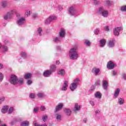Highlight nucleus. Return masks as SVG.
I'll use <instances>...</instances> for the list:
<instances>
[{
	"label": "nucleus",
	"mask_w": 126,
	"mask_h": 126,
	"mask_svg": "<svg viewBox=\"0 0 126 126\" xmlns=\"http://www.w3.org/2000/svg\"><path fill=\"white\" fill-rule=\"evenodd\" d=\"M100 33V29H96L94 31V33L95 35H98Z\"/></svg>",
	"instance_id": "58836bf2"
},
{
	"label": "nucleus",
	"mask_w": 126,
	"mask_h": 126,
	"mask_svg": "<svg viewBox=\"0 0 126 126\" xmlns=\"http://www.w3.org/2000/svg\"><path fill=\"white\" fill-rule=\"evenodd\" d=\"M97 12L99 14H100V15L103 16V17L105 18L109 16V11L104 9L103 7H100L97 10Z\"/></svg>",
	"instance_id": "f03ea898"
},
{
	"label": "nucleus",
	"mask_w": 126,
	"mask_h": 126,
	"mask_svg": "<svg viewBox=\"0 0 126 126\" xmlns=\"http://www.w3.org/2000/svg\"><path fill=\"white\" fill-rule=\"evenodd\" d=\"M13 107L10 108L8 111L9 114H11L13 112Z\"/></svg>",
	"instance_id": "8fccbe9b"
},
{
	"label": "nucleus",
	"mask_w": 126,
	"mask_h": 126,
	"mask_svg": "<svg viewBox=\"0 0 126 126\" xmlns=\"http://www.w3.org/2000/svg\"><path fill=\"white\" fill-rule=\"evenodd\" d=\"M57 49L59 50H61V47L60 46H57Z\"/></svg>",
	"instance_id": "774afa93"
},
{
	"label": "nucleus",
	"mask_w": 126,
	"mask_h": 126,
	"mask_svg": "<svg viewBox=\"0 0 126 126\" xmlns=\"http://www.w3.org/2000/svg\"><path fill=\"white\" fill-rule=\"evenodd\" d=\"M59 10H63V6L60 5L59 6Z\"/></svg>",
	"instance_id": "0e129e2a"
},
{
	"label": "nucleus",
	"mask_w": 126,
	"mask_h": 126,
	"mask_svg": "<svg viewBox=\"0 0 126 126\" xmlns=\"http://www.w3.org/2000/svg\"><path fill=\"white\" fill-rule=\"evenodd\" d=\"M7 51H8V48H7V46L4 45L3 46L2 52H3V53H5V52H7Z\"/></svg>",
	"instance_id": "473e14b6"
},
{
	"label": "nucleus",
	"mask_w": 126,
	"mask_h": 126,
	"mask_svg": "<svg viewBox=\"0 0 126 126\" xmlns=\"http://www.w3.org/2000/svg\"><path fill=\"white\" fill-rule=\"evenodd\" d=\"M9 82L11 84H13L15 85V84H17V82H18V79L17 77L15 76V75H12L10 77Z\"/></svg>",
	"instance_id": "7ed1b4c3"
},
{
	"label": "nucleus",
	"mask_w": 126,
	"mask_h": 126,
	"mask_svg": "<svg viewBox=\"0 0 126 126\" xmlns=\"http://www.w3.org/2000/svg\"><path fill=\"white\" fill-rule=\"evenodd\" d=\"M32 17L33 18H37V17H38V14L34 13L32 15Z\"/></svg>",
	"instance_id": "bf43d9fd"
},
{
	"label": "nucleus",
	"mask_w": 126,
	"mask_h": 126,
	"mask_svg": "<svg viewBox=\"0 0 126 126\" xmlns=\"http://www.w3.org/2000/svg\"><path fill=\"white\" fill-rule=\"evenodd\" d=\"M24 80L22 78H21L19 80V83L20 85H21L23 83Z\"/></svg>",
	"instance_id": "09e8293b"
},
{
	"label": "nucleus",
	"mask_w": 126,
	"mask_h": 126,
	"mask_svg": "<svg viewBox=\"0 0 126 126\" xmlns=\"http://www.w3.org/2000/svg\"><path fill=\"white\" fill-rule=\"evenodd\" d=\"M38 110H39V108L38 107H35L33 109V112L34 113H37V112H38Z\"/></svg>",
	"instance_id": "603ef678"
},
{
	"label": "nucleus",
	"mask_w": 126,
	"mask_h": 126,
	"mask_svg": "<svg viewBox=\"0 0 126 126\" xmlns=\"http://www.w3.org/2000/svg\"><path fill=\"white\" fill-rule=\"evenodd\" d=\"M51 22H52L51 21L50 19H49V18H47L45 20V24H50V23H51Z\"/></svg>",
	"instance_id": "4c0bfd02"
},
{
	"label": "nucleus",
	"mask_w": 126,
	"mask_h": 126,
	"mask_svg": "<svg viewBox=\"0 0 126 126\" xmlns=\"http://www.w3.org/2000/svg\"><path fill=\"white\" fill-rule=\"evenodd\" d=\"M90 104H91L92 106H95V102L93 100L90 101Z\"/></svg>",
	"instance_id": "864d4df0"
},
{
	"label": "nucleus",
	"mask_w": 126,
	"mask_h": 126,
	"mask_svg": "<svg viewBox=\"0 0 126 126\" xmlns=\"http://www.w3.org/2000/svg\"><path fill=\"white\" fill-rule=\"evenodd\" d=\"M32 76L31 73H27L24 75V78L25 79H30Z\"/></svg>",
	"instance_id": "c756f323"
},
{
	"label": "nucleus",
	"mask_w": 126,
	"mask_h": 126,
	"mask_svg": "<svg viewBox=\"0 0 126 126\" xmlns=\"http://www.w3.org/2000/svg\"><path fill=\"white\" fill-rule=\"evenodd\" d=\"M105 45H106V39L103 38L100 39L99 41V46L101 48H104Z\"/></svg>",
	"instance_id": "ddd939ff"
},
{
	"label": "nucleus",
	"mask_w": 126,
	"mask_h": 126,
	"mask_svg": "<svg viewBox=\"0 0 126 126\" xmlns=\"http://www.w3.org/2000/svg\"><path fill=\"white\" fill-rule=\"evenodd\" d=\"M27 83L28 85H31V84H32V81H31V80H29L27 81Z\"/></svg>",
	"instance_id": "6e6d98bb"
},
{
	"label": "nucleus",
	"mask_w": 126,
	"mask_h": 126,
	"mask_svg": "<svg viewBox=\"0 0 126 126\" xmlns=\"http://www.w3.org/2000/svg\"><path fill=\"white\" fill-rule=\"evenodd\" d=\"M121 11H126V6H123L121 8Z\"/></svg>",
	"instance_id": "37998d69"
},
{
	"label": "nucleus",
	"mask_w": 126,
	"mask_h": 126,
	"mask_svg": "<svg viewBox=\"0 0 126 126\" xmlns=\"http://www.w3.org/2000/svg\"><path fill=\"white\" fill-rule=\"evenodd\" d=\"M94 1V5H95V6L99 5V4H100V3H101L100 2V1H98L97 0H95Z\"/></svg>",
	"instance_id": "ea45409f"
},
{
	"label": "nucleus",
	"mask_w": 126,
	"mask_h": 126,
	"mask_svg": "<svg viewBox=\"0 0 126 126\" xmlns=\"http://www.w3.org/2000/svg\"><path fill=\"white\" fill-rule=\"evenodd\" d=\"M29 97L31 98V99H34V98H35V94H31Z\"/></svg>",
	"instance_id": "a18cd8bd"
},
{
	"label": "nucleus",
	"mask_w": 126,
	"mask_h": 126,
	"mask_svg": "<svg viewBox=\"0 0 126 126\" xmlns=\"http://www.w3.org/2000/svg\"><path fill=\"white\" fill-rule=\"evenodd\" d=\"M92 72L94 74V75L97 76L98 75L99 72H100V68L94 67L92 70Z\"/></svg>",
	"instance_id": "f8f14e48"
},
{
	"label": "nucleus",
	"mask_w": 126,
	"mask_h": 126,
	"mask_svg": "<svg viewBox=\"0 0 126 126\" xmlns=\"http://www.w3.org/2000/svg\"><path fill=\"white\" fill-rule=\"evenodd\" d=\"M113 1L111 0H105L104 2V5L106 6H112V5L113 4Z\"/></svg>",
	"instance_id": "2eb2a0df"
},
{
	"label": "nucleus",
	"mask_w": 126,
	"mask_h": 126,
	"mask_svg": "<svg viewBox=\"0 0 126 126\" xmlns=\"http://www.w3.org/2000/svg\"><path fill=\"white\" fill-rule=\"evenodd\" d=\"M21 56L22 58H23L24 59H25V58L27 57V54H26V53L24 52H22L21 53Z\"/></svg>",
	"instance_id": "c9c22d12"
},
{
	"label": "nucleus",
	"mask_w": 126,
	"mask_h": 126,
	"mask_svg": "<svg viewBox=\"0 0 126 126\" xmlns=\"http://www.w3.org/2000/svg\"><path fill=\"white\" fill-rule=\"evenodd\" d=\"M100 110H96L95 111V114H99V113H100Z\"/></svg>",
	"instance_id": "69168bd1"
},
{
	"label": "nucleus",
	"mask_w": 126,
	"mask_h": 126,
	"mask_svg": "<svg viewBox=\"0 0 126 126\" xmlns=\"http://www.w3.org/2000/svg\"><path fill=\"white\" fill-rule=\"evenodd\" d=\"M3 67V65L2 64L0 63V69H1Z\"/></svg>",
	"instance_id": "338daca9"
},
{
	"label": "nucleus",
	"mask_w": 126,
	"mask_h": 126,
	"mask_svg": "<svg viewBox=\"0 0 126 126\" xmlns=\"http://www.w3.org/2000/svg\"><path fill=\"white\" fill-rule=\"evenodd\" d=\"M57 68V66L55 64L51 65L50 66V71H51V72H55L56 71V69Z\"/></svg>",
	"instance_id": "b1692460"
},
{
	"label": "nucleus",
	"mask_w": 126,
	"mask_h": 126,
	"mask_svg": "<svg viewBox=\"0 0 126 126\" xmlns=\"http://www.w3.org/2000/svg\"><path fill=\"white\" fill-rule=\"evenodd\" d=\"M120 92H121V90L120 88L116 89L113 94L114 99H117V98L119 97V95H120Z\"/></svg>",
	"instance_id": "0eeeda50"
},
{
	"label": "nucleus",
	"mask_w": 126,
	"mask_h": 126,
	"mask_svg": "<svg viewBox=\"0 0 126 126\" xmlns=\"http://www.w3.org/2000/svg\"><path fill=\"white\" fill-rule=\"evenodd\" d=\"M2 79H3V75L2 74V73H0V80H1V81H2Z\"/></svg>",
	"instance_id": "5fc2aeb1"
},
{
	"label": "nucleus",
	"mask_w": 126,
	"mask_h": 126,
	"mask_svg": "<svg viewBox=\"0 0 126 126\" xmlns=\"http://www.w3.org/2000/svg\"><path fill=\"white\" fill-rule=\"evenodd\" d=\"M48 120V116L47 115H45L42 117V120L43 122H46Z\"/></svg>",
	"instance_id": "49530a36"
},
{
	"label": "nucleus",
	"mask_w": 126,
	"mask_h": 126,
	"mask_svg": "<svg viewBox=\"0 0 126 126\" xmlns=\"http://www.w3.org/2000/svg\"><path fill=\"white\" fill-rule=\"evenodd\" d=\"M42 31H43V29H42V28H39L37 30V32H38L39 36H42V33H41Z\"/></svg>",
	"instance_id": "f704fd0d"
},
{
	"label": "nucleus",
	"mask_w": 126,
	"mask_h": 126,
	"mask_svg": "<svg viewBox=\"0 0 126 126\" xmlns=\"http://www.w3.org/2000/svg\"><path fill=\"white\" fill-rule=\"evenodd\" d=\"M85 45H86V46H87V47H90L91 45V42H90L89 40H87L85 41Z\"/></svg>",
	"instance_id": "e433bc0d"
},
{
	"label": "nucleus",
	"mask_w": 126,
	"mask_h": 126,
	"mask_svg": "<svg viewBox=\"0 0 126 126\" xmlns=\"http://www.w3.org/2000/svg\"><path fill=\"white\" fill-rule=\"evenodd\" d=\"M33 126H47V125H40L38 124L36 122H33Z\"/></svg>",
	"instance_id": "a19ab883"
},
{
	"label": "nucleus",
	"mask_w": 126,
	"mask_h": 126,
	"mask_svg": "<svg viewBox=\"0 0 126 126\" xmlns=\"http://www.w3.org/2000/svg\"><path fill=\"white\" fill-rule=\"evenodd\" d=\"M63 107V103H59V105L56 106V107L55 110V112L57 113V112H58V111L61 110Z\"/></svg>",
	"instance_id": "a211bd4d"
},
{
	"label": "nucleus",
	"mask_w": 126,
	"mask_h": 126,
	"mask_svg": "<svg viewBox=\"0 0 126 126\" xmlns=\"http://www.w3.org/2000/svg\"><path fill=\"white\" fill-rule=\"evenodd\" d=\"M104 29H105V31H107V32H108V31H109V30H110V29L109 28V26L105 27Z\"/></svg>",
	"instance_id": "13d9d810"
},
{
	"label": "nucleus",
	"mask_w": 126,
	"mask_h": 126,
	"mask_svg": "<svg viewBox=\"0 0 126 126\" xmlns=\"http://www.w3.org/2000/svg\"><path fill=\"white\" fill-rule=\"evenodd\" d=\"M100 80H97L95 82V85H96V86H98L99 85H100Z\"/></svg>",
	"instance_id": "de8ad7c7"
},
{
	"label": "nucleus",
	"mask_w": 126,
	"mask_h": 126,
	"mask_svg": "<svg viewBox=\"0 0 126 126\" xmlns=\"http://www.w3.org/2000/svg\"><path fill=\"white\" fill-rule=\"evenodd\" d=\"M1 6L3 8H5L7 6V1H2L1 3Z\"/></svg>",
	"instance_id": "a878e982"
},
{
	"label": "nucleus",
	"mask_w": 126,
	"mask_h": 126,
	"mask_svg": "<svg viewBox=\"0 0 126 126\" xmlns=\"http://www.w3.org/2000/svg\"><path fill=\"white\" fill-rule=\"evenodd\" d=\"M123 30L122 27H117L115 28L113 30V33L115 36H119L120 35V32Z\"/></svg>",
	"instance_id": "423d86ee"
},
{
	"label": "nucleus",
	"mask_w": 126,
	"mask_h": 126,
	"mask_svg": "<svg viewBox=\"0 0 126 126\" xmlns=\"http://www.w3.org/2000/svg\"><path fill=\"white\" fill-rule=\"evenodd\" d=\"M69 57L71 60H73L78 59L79 55L78 54V47H77V46L70 49L69 51Z\"/></svg>",
	"instance_id": "f257e3e1"
},
{
	"label": "nucleus",
	"mask_w": 126,
	"mask_h": 126,
	"mask_svg": "<svg viewBox=\"0 0 126 126\" xmlns=\"http://www.w3.org/2000/svg\"><path fill=\"white\" fill-rule=\"evenodd\" d=\"M107 67L108 69H114L115 64H114V63L112 61H109L107 64Z\"/></svg>",
	"instance_id": "1a4fd4ad"
},
{
	"label": "nucleus",
	"mask_w": 126,
	"mask_h": 126,
	"mask_svg": "<svg viewBox=\"0 0 126 126\" xmlns=\"http://www.w3.org/2000/svg\"><path fill=\"white\" fill-rule=\"evenodd\" d=\"M124 102H125V100L124 98H122L121 97L118 98V103L119 105H123L124 104Z\"/></svg>",
	"instance_id": "c85d7f7f"
},
{
	"label": "nucleus",
	"mask_w": 126,
	"mask_h": 126,
	"mask_svg": "<svg viewBox=\"0 0 126 126\" xmlns=\"http://www.w3.org/2000/svg\"><path fill=\"white\" fill-rule=\"evenodd\" d=\"M63 111L67 116H69L71 114V110L69 108H65Z\"/></svg>",
	"instance_id": "5701e85b"
},
{
	"label": "nucleus",
	"mask_w": 126,
	"mask_h": 126,
	"mask_svg": "<svg viewBox=\"0 0 126 126\" xmlns=\"http://www.w3.org/2000/svg\"><path fill=\"white\" fill-rule=\"evenodd\" d=\"M122 78L123 79H124V80H126V74H122Z\"/></svg>",
	"instance_id": "4d7b16f0"
},
{
	"label": "nucleus",
	"mask_w": 126,
	"mask_h": 126,
	"mask_svg": "<svg viewBox=\"0 0 126 126\" xmlns=\"http://www.w3.org/2000/svg\"><path fill=\"white\" fill-rule=\"evenodd\" d=\"M77 88V85L72 83L70 85V89L71 91H74Z\"/></svg>",
	"instance_id": "aec40b11"
},
{
	"label": "nucleus",
	"mask_w": 126,
	"mask_h": 126,
	"mask_svg": "<svg viewBox=\"0 0 126 126\" xmlns=\"http://www.w3.org/2000/svg\"><path fill=\"white\" fill-rule=\"evenodd\" d=\"M40 110L41 111H44L46 110V107L44 106H41L40 107Z\"/></svg>",
	"instance_id": "3c124183"
},
{
	"label": "nucleus",
	"mask_w": 126,
	"mask_h": 126,
	"mask_svg": "<svg viewBox=\"0 0 126 126\" xmlns=\"http://www.w3.org/2000/svg\"><path fill=\"white\" fill-rule=\"evenodd\" d=\"M94 89H95V87L94 86H92L91 87V91H93V90H94Z\"/></svg>",
	"instance_id": "e2e57ef3"
},
{
	"label": "nucleus",
	"mask_w": 126,
	"mask_h": 126,
	"mask_svg": "<svg viewBox=\"0 0 126 126\" xmlns=\"http://www.w3.org/2000/svg\"><path fill=\"white\" fill-rule=\"evenodd\" d=\"M55 117L57 122H61L62 121V114L60 113H56L55 115Z\"/></svg>",
	"instance_id": "f3484780"
},
{
	"label": "nucleus",
	"mask_w": 126,
	"mask_h": 126,
	"mask_svg": "<svg viewBox=\"0 0 126 126\" xmlns=\"http://www.w3.org/2000/svg\"><path fill=\"white\" fill-rule=\"evenodd\" d=\"M8 111V107L7 106H4L2 107V109L1 110V113L2 114H5V113H7V111Z\"/></svg>",
	"instance_id": "4be33fe9"
},
{
	"label": "nucleus",
	"mask_w": 126,
	"mask_h": 126,
	"mask_svg": "<svg viewBox=\"0 0 126 126\" xmlns=\"http://www.w3.org/2000/svg\"><path fill=\"white\" fill-rule=\"evenodd\" d=\"M108 82L105 80L102 81V87L104 90H107L108 89Z\"/></svg>",
	"instance_id": "dca6fc26"
},
{
	"label": "nucleus",
	"mask_w": 126,
	"mask_h": 126,
	"mask_svg": "<svg viewBox=\"0 0 126 126\" xmlns=\"http://www.w3.org/2000/svg\"><path fill=\"white\" fill-rule=\"evenodd\" d=\"M37 96L38 98H42L44 97V94L42 93L37 94Z\"/></svg>",
	"instance_id": "79ce46f5"
},
{
	"label": "nucleus",
	"mask_w": 126,
	"mask_h": 126,
	"mask_svg": "<svg viewBox=\"0 0 126 126\" xmlns=\"http://www.w3.org/2000/svg\"><path fill=\"white\" fill-rule=\"evenodd\" d=\"M94 96L95 98H98V99H101L102 97V95L101 94V93L99 92H97L95 94Z\"/></svg>",
	"instance_id": "393cba45"
},
{
	"label": "nucleus",
	"mask_w": 126,
	"mask_h": 126,
	"mask_svg": "<svg viewBox=\"0 0 126 126\" xmlns=\"http://www.w3.org/2000/svg\"><path fill=\"white\" fill-rule=\"evenodd\" d=\"M26 15H27V16H29V15H30V11H28L25 13Z\"/></svg>",
	"instance_id": "680f3d73"
},
{
	"label": "nucleus",
	"mask_w": 126,
	"mask_h": 126,
	"mask_svg": "<svg viewBox=\"0 0 126 126\" xmlns=\"http://www.w3.org/2000/svg\"><path fill=\"white\" fill-rule=\"evenodd\" d=\"M67 87H68V81H65L61 90L62 91H66L67 90Z\"/></svg>",
	"instance_id": "6e6552de"
},
{
	"label": "nucleus",
	"mask_w": 126,
	"mask_h": 126,
	"mask_svg": "<svg viewBox=\"0 0 126 126\" xmlns=\"http://www.w3.org/2000/svg\"><path fill=\"white\" fill-rule=\"evenodd\" d=\"M62 41V38L61 37H56L54 39V42L55 43H58V42H61Z\"/></svg>",
	"instance_id": "2f4dec72"
},
{
	"label": "nucleus",
	"mask_w": 126,
	"mask_h": 126,
	"mask_svg": "<svg viewBox=\"0 0 126 126\" xmlns=\"http://www.w3.org/2000/svg\"><path fill=\"white\" fill-rule=\"evenodd\" d=\"M79 82V80L78 78H76L75 80H74V81L73 82V84H75L77 86H78V83Z\"/></svg>",
	"instance_id": "72a5a7b5"
},
{
	"label": "nucleus",
	"mask_w": 126,
	"mask_h": 126,
	"mask_svg": "<svg viewBox=\"0 0 126 126\" xmlns=\"http://www.w3.org/2000/svg\"><path fill=\"white\" fill-rule=\"evenodd\" d=\"M4 97H2V98H0V104H1L2 102H3V101H4Z\"/></svg>",
	"instance_id": "052dcab7"
},
{
	"label": "nucleus",
	"mask_w": 126,
	"mask_h": 126,
	"mask_svg": "<svg viewBox=\"0 0 126 126\" xmlns=\"http://www.w3.org/2000/svg\"><path fill=\"white\" fill-rule=\"evenodd\" d=\"M68 13L72 16H74L77 14V10H76V8L74 6H72L68 9Z\"/></svg>",
	"instance_id": "20e7f679"
},
{
	"label": "nucleus",
	"mask_w": 126,
	"mask_h": 126,
	"mask_svg": "<svg viewBox=\"0 0 126 126\" xmlns=\"http://www.w3.org/2000/svg\"><path fill=\"white\" fill-rule=\"evenodd\" d=\"M118 72L116 70H113L112 71V75L113 76H116V75H117Z\"/></svg>",
	"instance_id": "c03bdc74"
},
{
	"label": "nucleus",
	"mask_w": 126,
	"mask_h": 126,
	"mask_svg": "<svg viewBox=\"0 0 126 126\" xmlns=\"http://www.w3.org/2000/svg\"><path fill=\"white\" fill-rule=\"evenodd\" d=\"M59 35L61 38H63V37L65 36V31H64V29H61L60 30V32L59 33Z\"/></svg>",
	"instance_id": "4468645a"
},
{
	"label": "nucleus",
	"mask_w": 126,
	"mask_h": 126,
	"mask_svg": "<svg viewBox=\"0 0 126 126\" xmlns=\"http://www.w3.org/2000/svg\"><path fill=\"white\" fill-rule=\"evenodd\" d=\"M49 18L50 19L51 22H53V21H56V20H57V19H58L57 16L53 15L49 16Z\"/></svg>",
	"instance_id": "cd10ccee"
},
{
	"label": "nucleus",
	"mask_w": 126,
	"mask_h": 126,
	"mask_svg": "<svg viewBox=\"0 0 126 126\" xmlns=\"http://www.w3.org/2000/svg\"><path fill=\"white\" fill-rule=\"evenodd\" d=\"M25 18L22 17L20 18L19 20H18L17 22V24L18 25L20 26V25H23L24 23H25Z\"/></svg>",
	"instance_id": "9d476101"
},
{
	"label": "nucleus",
	"mask_w": 126,
	"mask_h": 126,
	"mask_svg": "<svg viewBox=\"0 0 126 126\" xmlns=\"http://www.w3.org/2000/svg\"><path fill=\"white\" fill-rule=\"evenodd\" d=\"M51 74H52V71L47 70L44 72L43 76H44V77H49V76L51 75Z\"/></svg>",
	"instance_id": "6ab92c4d"
},
{
	"label": "nucleus",
	"mask_w": 126,
	"mask_h": 126,
	"mask_svg": "<svg viewBox=\"0 0 126 126\" xmlns=\"http://www.w3.org/2000/svg\"><path fill=\"white\" fill-rule=\"evenodd\" d=\"M74 109L76 111L80 110V106L78 105V103L75 104Z\"/></svg>",
	"instance_id": "7c9ffc66"
},
{
	"label": "nucleus",
	"mask_w": 126,
	"mask_h": 126,
	"mask_svg": "<svg viewBox=\"0 0 126 126\" xmlns=\"http://www.w3.org/2000/svg\"><path fill=\"white\" fill-rule=\"evenodd\" d=\"M115 40L114 39L109 40L108 43L109 48H114L115 47Z\"/></svg>",
	"instance_id": "9b49d317"
},
{
	"label": "nucleus",
	"mask_w": 126,
	"mask_h": 126,
	"mask_svg": "<svg viewBox=\"0 0 126 126\" xmlns=\"http://www.w3.org/2000/svg\"><path fill=\"white\" fill-rule=\"evenodd\" d=\"M15 12L14 10H11L7 13L6 15H5L3 17V19L4 20H7V19H9L12 16V14Z\"/></svg>",
	"instance_id": "39448f33"
},
{
	"label": "nucleus",
	"mask_w": 126,
	"mask_h": 126,
	"mask_svg": "<svg viewBox=\"0 0 126 126\" xmlns=\"http://www.w3.org/2000/svg\"><path fill=\"white\" fill-rule=\"evenodd\" d=\"M21 126H29V122L27 121L22 122Z\"/></svg>",
	"instance_id": "bb28decb"
},
{
	"label": "nucleus",
	"mask_w": 126,
	"mask_h": 126,
	"mask_svg": "<svg viewBox=\"0 0 126 126\" xmlns=\"http://www.w3.org/2000/svg\"><path fill=\"white\" fill-rule=\"evenodd\" d=\"M58 74L61 76H64L65 75V70L63 69H61L58 71Z\"/></svg>",
	"instance_id": "412c9836"
}]
</instances>
